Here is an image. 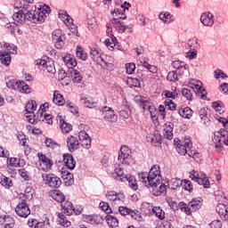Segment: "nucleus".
<instances>
[{
	"label": "nucleus",
	"instance_id": "20",
	"mask_svg": "<svg viewBox=\"0 0 228 228\" xmlns=\"http://www.w3.org/2000/svg\"><path fill=\"white\" fill-rule=\"evenodd\" d=\"M216 213L219 215L222 220H228V204L227 201H221L216 208Z\"/></svg>",
	"mask_w": 228,
	"mask_h": 228
},
{
	"label": "nucleus",
	"instance_id": "1",
	"mask_svg": "<svg viewBox=\"0 0 228 228\" xmlns=\"http://www.w3.org/2000/svg\"><path fill=\"white\" fill-rule=\"evenodd\" d=\"M46 13H51V8L45 4H37L35 11H28V20L34 24L45 22Z\"/></svg>",
	"mask_w": 228,
	"mask_h": 228
},
{
	"label": "nucleus",
	"instance_id": "42",
	"mask_svg": "<svg viewBox=\"0 0 228 228\" xmlns=\"http://www.w3.org/2000/svg\"><path fill=\"white\" fill-rule=\"evenodd\" d=\"M40 122H46L50 126H53V115L47 114L45 112H41L40 116H37Z\"/></svg>",
	"mask_w": 228,
	"mask_h": 228
},
{
	"label": "nucleus",
	"instance_id": "38",
	"mask_svg": "<svg viewBox=\"0 0 228 228\" xmlns=\"http://www.w3.org/2000/svg\"><path fill=\"white\" fill-rule=\"evenodd\" d=\"M178 113L183 118H191V117H193V110L190 109V107L180 109Z\"/></svg>",
	"mask_w": 228,
	"mask_h": 228
},
{
	"label": "nucleus",
	"instance_id": "41",
	"mask_svg": "<svg viewBox=\"0 0 228 228\" xmlns=\"http://www.w3.org/2000/svg\"><path fill=\"white\" fill-rule=\"evenodd\" d=\"M45 69L49 74H56V67L54 66V61L53 59H48V61H46Z\"/></svg>",
	"mask_w": 228,
	"mask_h": 228
},
{
	"label": "nucleus",
	"instance_id": "13",
	"mask_svg": "<svg viewBox=\"0 0 228 228\" xmlns=\"http://www.w3.org/2000/svg\"><path fill=\"white\" fill-rule=\"evenodd\" d=\"M100 113H102V118L107 122H117L118 117L115 114V110L110 107L105 106L100 109Z\"/></svg>",
	"mask_w": 228,
	"mask_h": 228
},
{
	"label": "nucleus",
	"instance_id": "9",
	"mask_svg": "<svg viewBox=\"0 0 228 228\" xmlns=\"http://www.w3.org/2000/svg\"><path fill=\"white\" fill-rule=\"evenodd\" d=\"M188 86L191 88L195 92L196 95H198V97H200V99H203L204 101L208 99V91L202 88V82H200V80H191L188 84Z\"/></svg>",
	"mask_w": 228,
	"mask_h": 228
},
{
	"label": "nucleus",
	"instance_id": "36",
	"mask_svg": "<svg viewBox=\"0 0 228 228\" xmlns=\"http://www.w3.org/2000/svg\"><path fill=\"white\" fill-rule=\"evenodd\" d=\"M69 74L73 83L79 84L81 81H83V77L81 76V73L77 71V69H69Z\"/></svg>",
	"mask_w": 228,
	"mask_h": 228
},
{
	"label": "nucleus",
	"instance_id": "17",
	"mask_svg": "<svg viewBox=\"0 0 228 228\" xmlns=\"http://www.w3.org/2000/svg\"><path fill=\"white\" fill-rule=\"evenodd\" d=\"M191 140L185 139L183 142H180L176 144V151L178 154L184 156L185 154H188V152H191Z\"/></svg>",
	"mask_w": 228,
	"mask_h": 228
},
{
	"label": "nucleus",
	"instance_id": "2",
	"mask_svg": "<svg viewBox=\"0 0 228 228\" xmlns=\"http://www.w3.org/2000/svg\"><path fill=\"white\" fill-rule=\"evenodd\" d=\"M114 177L118 181H121V183L128 182V184L132 190H138V183H136V178L131 175H126L124 173V167L121 165H118L115 167V174Z\"/></svg>",
	"mask_w": 228,
	"mask_h": 228
},
{
	"label": "nucleus",
	"instance_id": "35",
	"mask_svg": "<svg viewBox=\"0 0 228 228\" xmlns=\"http://www.w3.org/2000/svg\"><path fill=\"white\" fill-rule=\"evenodd\" d=\"M53 102L57 106H63V104H65V99L63 98V95L60 94V92L54 91Z\"/></svg>",
	"mask_w": 228,
	"mask_h": 228
},
{
	"label": "nucleus",
	"instance_id": "14",
	"mask_svg": "<svg viewBox=\"0 0 228 228\" xmlns=\"http://www.w3.org/2000/svg\"><path fill=\"white\" fill-rule=\"evenodd\" d=\"M115 28L116 31H118V33H124L126 29V26L120 22V20L115 18L110 20V23H107L106 28H107V33L108 34H112L113 33V28Z\"/></svg>",
	"mask_w": 228,
	"mask_h": 228
},
{
	"label": "nucleus",
	"instance_id": "18",
	"mask_svg": "<svg viewBox=\"0 0 228 228\" xmlns=\"http://www.w3.org/2000/svg\"><path fill=\"white\" fill-rule=\"evenodd\" d=\"M106 199H108V200H111L115 206H121L124 200H126L124 194L117 193L114 191H108Z\"/></svg>",
	"mask_w": 228,
	"mask_h": 228
},
{
	"label": "nucleus",
	"instance_id": "44",
	"mask_svg": "<svg viewBox=\"0 0 228 228\" xmlns=\"http://www.w3.org/2000/svg\"><path fill=\"white\" fill-rule=\"evenodd\" d=\"M147 139L151 143H159L161 142V134L159 131H155L152 134L148 135Z\"/></svg>",
	"mask_w": 228,
	"mask_h": 228
},
{
	"label": "nucleus",
	"instance_id": "50",
	"mask_svg": "<svg viewBox=\"0 0 228 228\" xmlns=\"http://www.w3.org/2000/svg\"><path fill=\"white\" fill-rule=\"evenodd\" d=\"M181 184L183 190L189 191V193H191V191H193V184L191 183V181L184 179L182 180Z\"/></svg>",
	"mask_w": 228,
	"mask_h": 228
},
{
	"label": "nucleus",
	"instance_id": "4",
	"mask_svg": "<svg viewBox=\"0 0 228 228\" xmlns=\"http://www.w3.org/2000/svg\"><path fill=\"white\" fill-rule=\"evenodd\" d=\"M212 140L216 149H222L224 145L228 146V131L221 128L214 133Z\"/></svg>",
	"mask_w": 228,
	"mask_h": 228
},
{
	"label": "nucleus",
	"instance_id": "10",
	"mask_svg": "<svg viewBox=\"0 0 228 228\" xmlns=\"http://www.w3.org/2000/svg\"><path fill=\"white\" fill-rule=\"evenodd\" d=\"M42 178L45 182V184L50 188L58 189L60 186H61V179H60V177L54 174H44Z\"/></svg>",
	"mask_w": 228,
	"mask_h": 228
},
{
	"label": "nucleus",
	"instance_id": "8",
	"mask_svg": "<svg viewBox=\"0 0 228 228\" xmlns=\"http://www.w3.org/2000/svg\"><path fill=\"white\" fill-rule=\"evenodd\" d=\"M90 56L94 61H95L98 65H101L102 69H113V64L111 62H108L102 56L101 53L97 51L95 48H92L90 52Z\"/></svg>",
	"mask_w": 228,
	"mask_h": 228
},
{
	"label": "nucleus",
	"instance_id": "54",
	"mask_svg": "<svg viewBox=\"0 0 228 228\" xmlns=\"http://www.w3.org/2000/svg\"><path fill=\"white\" fill-rule=\"evenodd\" d=\"M87 26L90 31H95L97 29V20L94 17L89 18L87 20Z\"/></svg>",
	"mask_w": 228,
	"mask_h": 228
},
{
	"label": "nucleus",
	"instance_id": "24",
	"mask_svg": "<svg viewBox=\"0 0 228 228\" xmlns=\"http://www.w3.org/2000/svg\"><path fill=\"white\" fill-rule=\"evenodd\" d=\"M0 227L13 228L15 227V220L10 216H0Z\"/></svg>",
	"mask_w": 228,
	"mask_h": 228
},
{
	"label": "nucleus",
	"instance_id": "49",
	"mask_svg": "<svg viewBox=\"0 0 228 228\" xmlns=\"http://www.w3.org/2000/svg\"><path fill=\"white\" fill-rule=\"evenodd\" d=\"M109 37H110V38H107L104 41V44L107 47H110V49H113V47H115V44L117 42V37H115V36H113V34L109 33L108 34Z\"/></svg>",
	"mask_w": 228,
	"mask_h": 228
},
{
	"label": "nucleus",
	"instance_id": "37",
	"mask_svg": "<svg viewBox=\"0 0 228 228\" xmlns=\"http://www.w3.org/2000/svg\"><path fill=\"white\" fill-rule=\"evenodd\" d=\"M51 197L52 199H53V200H56V202H60L61 204H63V202H65V194H63L61 191H52Z\"/></svg>",
	"mask_w": 228,
	"mask_h": 228
},
{
	"label": "nucleus",
	"instance_id": "39",
	"mask_svg": "<svg viewBox=\"0 0 228 228\" xmlns=\"http://www.w3.org/2000/svg\"><path fill=\"white\" fill-rule=\"evenodd\" d=\"M59 18L61 19V20H63L64 24H66L67 26H70V24H72V19L70 18V16H69V13H67L66 11H60Z\"/></svg>",
	"mask_w": 228,
	"mask_h": 228
},
{
	"label": "nucleus",
	"instance_id": "7",
	"mask_svg": "<svg viewBox=\"0 0 228 228\" xmlns=\"http://www.w3.org/2000/svg\"><path fill=\"white\" fill-rule=\"evenodd\" d=\"M189 177L190 179H191V181L198 183V184L203 186L204 188L208 189L211 187V183H209V179L206 176V175L199 174V171H191Z\"/></svg>",
	"mask_w": 228,
	"mask_h": 228
},
{
	"label": "nucleus",
	"instance_id": "62",
	"mask_svg": "<svg viewBox=\"0 0 228 228\" xmlns=\"http://www.w3.org/2000/svg\"><path fill=\"white\" fill-rule=\"evenodd\" d=\"M165 106L167 110H169L170 111H175L176 105L174 102H172L171 99H167L165 101Z\"/></svg>",
	"mask_w": 228,
	"mask_h": 228
},
{
	"label": "nucleus",
	"instance_id": "56",
	"mask_svg": "<svg viewBox=\"0 0 228 228\" xmlns=\"http://www.w3.org/2000/svg\"><path fill=\"white\" fill-rule=\"evenodd\" d=\"M188 156L190 158H193L194 161H196V163H200V161L202 160V155L197 151H191L188 152Z\"/></svg>",
	"mask_w": 228,
	"mask_h": 228
},
{
	"label": "nucleus",
	"instance_id": "21",
	"mask_svg": "<svg viewBox=\"0 0 228 228\" xmlns=\"http://www.w3.org/2000/svg\"><path fill=\"white\" fill-rule=\"evenodd\" d=\"M12 19L15 24H24L28 20V11L20 10L12 14Z\"/></svg>",
	"mask_w": 228,
	"mask_h": 228
},
{
	"label": "nucleus",
	"instance_id": "48",
	"mask_svg": "<svg viewBox=\"0 0 228 228\" xmlns=\"http://www.w3.org/2000/svg\"><path fill=\"white\" fill-rule=\"evenodd\" d=\"M74 175H72L69 172H64L62 173V179L65 181V184H68V186H70L74 184Z\"/></svg>",
	"mask_w": 228,
	"mask_h": 228
},
{
	"label": "nucleus",
	"instance_id": "51",
	"mask_svg": "<svg viewBox=\"0 0 228 228\" xmlns=\"http://www.w3.org/2000/svg\"><path fill=\"white\" fill-rule=\"evenodd\" d=\"M57 216L60 225H63V227H70V222L67 220L65 215L59 213Z\"/></svg>",
	"mask_w": 228,
	"mask_h": 228
},
{
	"label": "nucleus",
	"instance_id": "29",
	"mask_svg": "<svg viewBox=\"0 0 228 228\" xmlns=\"http://www.w3.org/2000/svg\"><path fill=\"white\" fill-rule=\"evenodd\" d=\"M63 161L69 170H74L76 168V160H74V157L71 154H64L63 155Z\"/></svg>",
	"mask_w": 228,
	"mask_h": 228
},
{
	"label": "nucleus",
	"instance_id": "61",
	"mask_svg": "<svg viewBox=\"0 0 228 228\" xmlns=\"http://www.w3.org/2000/svg\"><path fill=\"white\" fill-rule=\"evenodd\" d=\"M19 174L20 177L24 179V181H29V179H31V175L29 174V171L26 170L25 168L20 169Z\"/></svg>",
	"mask_w": 228,
	"mask_h": 228
},
{
	"label": "nucleus",
	"instance_id": "55",
	"mask_svg": "<svg viewBox=\"0 0 228 228\" xmlns=\"http://www.w3.org/2000/svg\"><path fill=\"white\" fill-rule=\"evenodd\" d=\"M113 19H118V20H126V16L120 17L122 15V10L120 9H114L112 12H110Z\"/></svg>",
	"mask_w": 228,
	"mask_h": 228
},
{
	"label": "nucleus",
	"instance_id": "22",
	"mask_svg": "<svg viewBox=\"0 0 228 228\" xmlns=\"http://www.w3.org/2000/svg\"><path fill=\"white\" fill-rule=\"evenodd\" d=\"M35 110H37V102L31 100L26 105V111L29 114V116H27V120L30 124H35V118H33Z\"/></svg>",
	"mask_w": 228,
	"mask_h": 228
},
{
	"label": "nucleus",
	"instance_id": "58",
	"mask_svg": "<svg viewBox=\"0 0 228 228\" xmlns=\"http://www.w3.org/2000/svg\"><path fill=\"white\" fill-rule=\"evenodd\" d=\"M138 177H139L140 182L143 183V184H145V186H147V184H149V173H147V172L139 173Z\"/></svg>",
	"mask_w": 228,
	"mask_h": 228
},
{
	"label": "nucleus",
	"instance_id": "47",
	"mask_svg": "<svg viewBox=\"0 0 228 228\" xmlns=\"http://www.w3.org/2000/svg\"><path fill=\"white\" fill-rule=\"evenodd\" d=\"M2 47H4V49H6L7 53L10 54H17V46L13 45H10L6 42H3L1 44Z\"/></svg>",
	"mask_w": 228,
	"mask_h": 228
},
{
	"label": "nucleus",
	"instance_id": "11",
	"mask_svg": "<svg viewBox=\"0 0 228 228\" xmlns=\"http://www.w3.org/2000/svg\"><path fill=\"white\" fill-rule=\"evenodd\" d=\"M15 212L20 218H28L29 215H31L28 201L26 200H21L15 208Z\"/></svg>",
	"mask_w": 228,
	"mask_h": 228
},
{
	"label": "nucleus",
	"instance_id": "15",
	"mask_svg": "<svg viewBox=\"0 0 228 228\" xmlns=\"http://www.w3.org/2000/svg\"><path fill=\"white\" fill-rule=\"evenodd\" d=\"M118 160L122 165H129L131 161V150L127 146H122L118 155Z\"/></svg>",
	"mask_w": 228,
	"mask_h": 228
},
{
	"label": "nucleus",
	"instance_id": "6",
	"mask_svg": "<svg viewBox=\"0 0 228 228\" xmlns=\"http://www.w3.org/2000/svg\"><path fill=\"white\" fill-rule=\"evenodd\" d=\"M6 85L8 88L16 90V92H21V94H31V88H29V86L24 81L12 79L9 80Z\"/></svg>",
	"mask_w": 228,
	"mask_h": 228
},
{
	"label": "nucleus",
	"instance_id": "27",
	"mask_svg": "<svg viewBox=\"0 0 228 228\" xmlns=\"http://www.w3.org/2000/svg\"><path fill=\"white\" fill-rule=\"evenodd\" d=\"M7 164L12 168H19V167H24L26 165V160L23 159L9 158Z\"/></svg>",
	"mask_w": 228,
	"mask_h": 228
},
{
	"label": "nucleus",
	"instance_id": "16",
	"mask_svg": "<svg viewBox=\"0 0 228 228\" xmlns=\"http://www.w3.org/2000/svg\"><path fill=\"white\" fill-rule=\"evenodd\" d=\"M39 159V167L43 172H49L53 167V161L42 153L37 154Z\"/></svg>",
	"mask_w": 228,
	"mask_h": 228
},
{
	"label": "nucleus",
	"instance_id": "53",
	"mask_svg": "<svg viewBox=\"0 0 228 228\" xmlns=\"http://www.w3.org/2000/svg\"><path fill=\"white\" fill-rule=\"evenodd\" d=\"M152 213L159 220H163V218H165V211H163V209H161L159 207H154L152 208Z\"/></svg>",
	"mask_w": 228,
	"mask_h": 228
},
{
	"label": "nucleus",
	"instance_id": "59",
	"mask_svg": "<svg viewBox=\"0 0 228 228\" xmlns=\"http://www.w3.org/2000/svg\"><path fill=\"white\" fill-rule=\"evenodd\" d=\"M118 213L121 215V216H127V215H130L131 213V208L122 206V205H118Z\"/></svg>",
	"mask_w": 228,
	"mask_h": 228
},
{
	"label": "nucleus",
	"instance_id": "25",
	"mask_svg": "<svg viewBox=\"0 0 228 228\" xmlns=\"http://www.w3.org/2000/svg\"><path fill=\"white\" fill-rule=\"evenodd\" d=\"M62 60L66 67H68L69 70L74 69V67L77 65V61H76V58H74V56L71 54H69V53L66 54L65 56L62 57Z\"/></svg>",
	"mask_w": 228,
	"mask_h": 228
},
{
	"label": "nucleus",
	"instance_id": "64",
	"mask_svg": "<svg viewBox=\"0 0 228 228\" xmlns=\"http://www.w3.org/2000/svg\"><path fill=\"white\" fill-rule=\"evenodd\" d=\"M216 197L218 199V202H226L227 199L225 198V194L222 191H216L215 192Z\"/></svg>",
	"mask_w": 228,
	"mask_h": 228
},
{
	"label": "nucleus",
	"instance_id": "5",
	"mask_svg": "<svg viewBox=\"0 0 228 228\" xmlns=\"http://www.w3.org/2000/svg\"><path fill=\"white\" fill-rule=\"evenodd\" d=\"M161 170L159 165H154L148 173V184L149 186H156L161 183Z\"/></svg>",
	"mask_w": 228,
	"mask_h": 228
},
{
	"label": "nucleus",
	"instance_id": "52",
	"mask_svg": "<svg viewBox=\"0 0 228 228\" xmlns=\"http://www.w3.org/2000/svg\"><path fill=\"white\" fill-rule=\"evenodd\" d=\"M60 126L62 133L64 134L70 133V131H72V125L65 122L63 119L60 120Z\"/></svg>",
	"mask_w": 228,
	"mask_h": 228
},
{
	"label": "nucleus",
	"instance_id": "40",
	"mask_svg": "<svg viewBox=\"0 0 228 228\" xmlns=\"http://www.w3.org/2000/svg\"><path fill=\"white\" fill-rule=\"evenodd\" d=\"M80 101L83 102L86 108H94V106H95V99L91 96L82 97Z\"/></svg>",
	"mask_w": 228,
	"mask_h": 228
},
{
	"label": "nucleus",
	"instance_id": "23",
	"mask_svg": "<svg viewBox=\"0 0 228 228\" xmlns=\"http://www.w3.org/2000/svg\"><path fill=\"white\" fill-rule=\"evenodd\" d=\"M67 147L69 152H75L79 148V141L77 137L74 135H69L67 138Z\"/></svg>",
	"mask_w": 228,
	"mask_h": 228
},
{
	"label": "nucleus",
	"instance_id": "30",
	"mask_svg": "<svg viewBox=\"0 0 228 228\" xmlns=\"http://www.w3.org/2000/svg\"><path fill=\"white\" fill-rule=\"evenodd\" d=\"M134 102L139 104L140 108H142V110H147V106L151 104V101L149 100V98H145L142 95L134 96Z\"/></svg>",
	"mask_w": 228,
	"mask_h": 228
},
{
	"label": "nucleus",
	"instance_id": "28",
	"mask_svg": "<svg viewBox=\"0 0 228 228\" xmlns=\"http://www.w3.org/2000/svg\"><path fill=\"white\" fill-rule=\"evenodd\" d=\"M163 127L164 136L167 140H172V138H174V124L172 122H167Z\"/></svg>",
	"mask_w": 228,
	"mask_h": 228
},
{
	"label": "nucleus",
	"instance_id": "19",
	"mask_svg": "<svg viewBox=\"0 0 228 228\" xmlns=\"http://www.w3.org/2000/svg\"><path fill=\"white\" fill-rule=\"evenodd\" d=\"M200 22L207 28H212L213 24H215V15L210 12H205L200 16Z\"/></svg>",
	"mask_w": 228,
	"mask_h": 228
},
{
	"label": "nucleus",
	"instance_id": "26",
	"mask_svg": "<svg viewBox=\"0 0 228 228\" xmlns=\"http://www.w3.org/2000/svg\"><path fill=\"white\" fill-rule=\"evenodd\" d=\"M172 67L175 68L180 76H183L186 70H188V65L184 61H175L172 63Z\"/></svg>",
	"mask_w": 228,
	"mask_h": 228
},
{
	"label": "nucleus",
	"instance_id": "57",
	"mask_svg": "<svg viewBox=\"0 0 228 228\" xmlns=\"http://www.w3.org/2000/svg\"><path fill=\"white\" fill-rule=\"evenodd\" d=\"M182 95L187 99V101H193V94L191 93V90L188 88L182 89Z\"/></svg>",
	"mask_w": 228,
	"mask_h": 228
},
{
	"label": "nucleus",
	"instance_id": "60",
	"mask_svg": "<svg viewBox=\"0 0 228 228\" xmlns=\"http://www.w3.org/2000/svg\"><path fill=\"white\" fill-rule=\"evenodd\" d=\"M129 216H131V218H134V220H137L139 222L140 220H142V213H140V211H138L137 209H130Z\"/></svg>",
	"mask_w": 228,
	"mask_h": 228
},
{
	"label": "nucleus",
	"instance_id": "63",
	"mask_svg": "<svg viewBox=\"0 0 228 228\" xmlns=\"http://www.w3.org/2000/svg\"><path fill=\"white\" fill-rule=\"evenodd\" d=\"M45 145H46V147H50V149H58L59 147L58 143L54 142L53 139H49V138H46L45 140Z\"/></svg>",
	"mask_w": 228,
	"mask_h": 228
},
{
	"label": "nucleus",
	"instance_id": "12",
	"mask_svg": "<svg viewBox=\"0 0 228 228\" xmlns=\"http://www.w3.org/2000/svg\"><path fill=\"white\" fill-rule=\"evenodd\" d=\"M52 38L55 44L56 49H61L65 45V34L62 29L57 28L53 31Z\"/></svg>",
	"mask_w": 228,
	"mask_h": 228
},
{
	"label": "nucleus",
	"instance_id": "32",
	"mask_svg": "<svg viewBox=\"0 0 228 228\" xmlns=\"http://www.w3.org/2000/svg\"><path fill=\"white\" fill-rule=\"evenodd\" d=\"M151 186L153 187L152 194L155 195V197H159V195L167 191V185H165V183H160L159 184Z\"/></svg>",
	"mask_w": 228,
	"mask_h": 228
},
{
	"label": "nucleus",
	"instance_id": "46",
	"mask_svg": "<svg viewBox=\"0 0 228 228\" xmlns=\"http://www.w3.org/2000/svg\"><path fill=\"white\" fill-rule=\"evenodd\" d=\"M76 55L77 58H79V60H82L83 61H86V59L88 58V53H86L81 46H77Z\"/></svg>",
	"mask_w": 228,
	"mask_h": 228
},
{
	"label": "nucleus",
	"instance_id": "43",
	"mask_svg": "<svg viewBox=\"0 0 228 228\" xmlns=\"http://www.w3.org/2000/svg\"><path fill=\"white\" fill-rule=\"evenodd\" d=\"M0 183L2 186H4V188H6L7 190L8 188H12L13 186L12 180L3 175H0Z\"/></svg>",
	"mask_w": 228,
	"mask_h": 228
},
{
	"label": "nucleus",
	"instance_id": "33",
	"mask_svg": "<svg viewBox=\"0 0 228 228\" xmlns=\"http://www.w3.org/2000/svg\"><path fill=\"white\" fill-rule=\"evenodd\" d=\"M61 205L65 215H68V216H70V215H74L75 208H74V206L72 205V202L64 201Z\"/></svg>",
	"mask_w": 228,
	"mask_h": 228
},
{
	"label": "nucleus",
	"instance_id": "31",
	"mask_svg": "<svg viewBox=\"0 0 228 228\" xmlns=\"http://www.w3.org/2000/svg\"><path fill=\"white\" fill-rule=\"evenodd\" d=\"M159 19L161 20L164 24H171V22H174V15H172L168 12H161L159 14Z\"/></svg>",
	"mask_w": 228,
	"mask_h": 228
},
{
	"label": "nucleus",
	"instance_id": "45",
	"mask_svg": "<svg viewBox=\"0 0 228 228\" xmlns=\"http://www.w3.org/2000/svg\"><path fill=\"white\" fill-rule=\"evenodd\" d=\"M105 220L110 227H118V219H117V217L107 215Z\"/></svg>",
	"mask_w": 228,
	"mask_h": 228
},
{
	"label": "nucleus",
	"instance_id": "34",
	"mask_svg": "<svg viewBox=\"0 0 228 228\" xmlns=\"http://www.w3.org/2000/svg\"><path fill=\"white\" fill-rule=\"evenodd\" d=\"M0 61L5 67H8L12 63V56L6 51H0Z\"/></svg>",
	"mask_w": 228,
	"mask_h": 228
},
{
	"label": "nucleus",
	"instance_id": "3",
	"mask_svg": "<svg viewBox=\"0 0 228 228\" xmlns=\"http://www.w3.org/2000/svg\"><path fill=\"white\" fill-rule=\"evenodd\" d=\"M204 200L202 198H195L188 204L186 203H180V208L185 215H191V213H195V211H198V209H200L202 208Z\"/></svg>",
	"mask_w": 228,
	"mask_h": 228
}]
</instances>
